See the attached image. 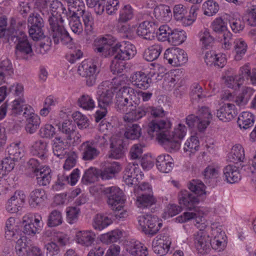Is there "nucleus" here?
Here are the masks:
<instances>
[{"label":"nucleus","instance_id":"obj_1","mask_svg":"<svg viewBox=\"0 0 256 256\" xmlns=\"http://www.w3.org/2000/svg\"><path fill=\"white\" fill-rule=\"evenodd\" d=\"M116 98V109L119 112L126 113L124 116L126 122L138 120L147 114L146 106L136 108L138 99L136 92L132 88L124 86L120 88Z\"/></svg>","mask_w":256,"mask_h":256},{"label":"nucleus","instance_id":"obj_2","mask_svg":"<svg viewBox=\"0 0 256 256\" xmlns=\"http://www.w3.org/2000/svg\"><path fill=\"white\" fill-rule=\"evenodd\" d=\"M116 38L110 34H106L94 41L95 52L106 57L113 56L114 58L126 60L132 58L136 54L135 46L130 43H114Z\"/></svg>","mask_w":256,"mask_h":256},{"label":"nucleus","instance_id":"obj_3","mask_svg":"<svg viewBox=\"0 0 256 256\" xmlns=\"http://www.w3.org/2000/svg\"><path fill=\"white\" fill-rule=\"evenodd\" d=\"M171 124L167 120H153L148 124V133L152 138L156 136L159 142H167L172 148L178 150L180 146L178 139L183 138L186 133L187 128L184 124H180L170 134L168 130Z\"/></svg>","mask_w":256,"mask_h":256},{"label":"nucleus","instance_id":"obj_4","mask_svg":"<svg viewBox=\"0 0 256 256\" xmlns=\"http://www.w3.org/2000/svg\"><path fill=\"white\" fill-rule=\"evenodd\" d=\"M15 20H12L10 26L6 31L8 41L16 43L15 46V56L18 60H28L34 55L32 44L28 40V36L22 30L15 29L14 24Z\"/></svg>","mask_w":256,"mask_h":256},{"label":"nucleus","instance_id":"obj_5","mask_svg":"<svg viewBox=\"0 0 256 256\" xmlns=\"http://www.w3.org/2000/svg\"><path fill=\"white\" fill-rule=\"evenodd\" d=\"M102 192L106 196L107 203L114 210V215L116 219L120 220L126 218V212L122 210L125 200L122 191L118 187L110 186L102 189Z\"/></svg>","mask_w":256,"mask_h":256},{"label":"nucleus","instance_id":"obj_6","mask_svg":"<svg viewBox=\"0 0 256 256\" xmlns=\"http://www.w3.org/2000/svg\"><path fill=\"white\" fill-rule=\"evenodd\" d=\"M50 34L55 44L60 41L64 44L72 42V39L64 26V20L62 15H50L48 18Z\"/></svg>","mask_w":256,"mask_h":256},{"label":"nucleus","instance_id":"obj_7","mask_svg":"<svg viewBox=\"0 0 256 256\" xmlns=\"http://www.w3.org/2000/svg\"><path fill=\"white\" fill-rule=\"evenodd\" d=\"M138 222L142 230L146 234L153 236L162 226L157 216L153 215H142L138 216Z\"/></svg>","mask_w":256,"mask_h":256},{"label":"nucleus","instance_id":"obj_8","mask_svg":"<svg viewBox=\"0 0 256 256\" xmlns=\"http://www.w3.org/2000/svg\"><path fill=\"white\" fill-rule=\"evenodd\" d=\"M78 72L80 75L86 78V85L92 86L96 82L97 75L100 70L94 63L84 61L78 67Z\"/></svg>","mask_w":256,"mask_h":256},{"label":"nucleus","instance_id":"obj_9","mask_svg":"<svg viewBox=\"0 0 256 256\" xmlns=\"http://www.w3.org/2000/svg\"><path fill=\"white\" fill-rule=\"evenodd\" d=\"M30 36L34 40L44 38L43 28L44 21L40 15L37 13H32L28 18Z\"/></svg>","mask_w":256,"mask_h":256},{"label":"nucleus","instance_id":"obj_10","mask_svg":"<svg viewBox=\"0 0 256 256\" xmlns=\"http://www.w3.org/2000/svg\"><path fill=\"white\" fill-rule=\"evenodd\" d=\"M28 168L33 172L36 176L37 183L40 186H46L51 180L50 170L48 167L38 168V161L34 158L30 159L28 162Z\"/></svg>","mask_w":256,"mask_h":256},{"label":"nucleus","instance_id":"obj_11","mask_svg":"<svg viewBox=\"0 0 256 256\" xmlns=\"http://www.w3.org/2000/svg\"><path fill=\"white\" fill-rule=\"evenodd\" d=\"M110 85H112L110 82L106 80L103 82L98 86L97 100L100 108H106L112 103L114 92L112 87H110Z\"/></svg>","mask_w":256,"mask_h":256},{"label":"nucleus","instance_id":"obj_12","mask_svg":"<svg viewBox=\"0 0 256 256\" xmlns=\"http://www.w3.org/2000/svg\"><path fill=\"white\" fill-rule=\"evenodd\" d=\"M164 56L168 62L174 66L182 65L188 60L186 54L183 50L179 48L168 49Z\"/></svg>","mask_w":256,"mask_h":256},{"label":"nucleus","instance_id":"obj_13","mask_svg":"<svg viewBox=\"0 0 256 256\" xmlns=\"http://www.w3.org/2000/svg\"><path fill=\"white\" fill-rule=\"evenodd\" d=\"M178 200L180 205L190 210L198 212V208L196 205L200 202L198 196L192 194L187 190H182L178 194Z\"/></svg>","mask_w":256,"mask_h":256},{"label":"nucleus","instance_id":"obj_14","mask_svg":"<svg viewBox=\"0 0 256 256\" xmlns=\"http://www.w3.org/2000/svg\"><path fill=\"white\" fill-rule=\"evenodd\" d=\"M171 241L166 235L157 236L152 242V250L159 256H165L169 251Z\"/></svg>","mask_w":256,"mask_h":256},{"label":"nucleus","instance_id":"obj_15","mask_svg":"<svg viewBox=\"0 0 256 256\" xmlns=\"http://www.w3.org/2000/svg\"><path fill=\"white\" fill-rule=\"evenodd\" d=\"M194 244L198 253L205 254L210 250L211 239L204 230H198L194 234Z\"/></svg>","mask_w":256,"mask_h":256},{"label":"nucleus","instance_id":"obj_16","mask_svg":"<svg viewBox=\"0 0 256 256\" xmlns=\"http://www.w3.org/2000/svg\"><path fill=\"white\" fill-rule=\"evenodd\" d=\"M157 26L154 22L144 21L140 24L136 29L137 34L144 39L152 40L155 37Z\"/></svg>","mask_w":256,"mask_h":256},{"label":"nucleus","instance_id":"obj_17","mask_svg":"<svg viewBox=\"0 0 256 256\" xmlns=\"http://www.w3.org/2000/svg\"><path fill=\"white\" fill-rule=\"evenodd\" d=\"M26 197L24 192L22 191L16 192L6 203V210L12 214L17 212L22 206Z\"/></svg>","mask_w":256,"mask_h":256},{"label":"nucleus","instance_id":"obj_18","mask_svg":"<svg viewBox=\"0 0 256 256\" xmlns=\"http://www.w3.org/2000/svg\"><path fill=\"white\" fill-rule=\"evenodd\" d=\"M192 218H194V225L199 228V230H204L206 227L205 224L206 220L199 212V209L198 212H185L182 215L178 216L176 219L179 222H185Z\"/></svg>","mask_w":256,"mask_h":256},{"label":"nucleus","instance_id":"obj_19","mask_svg":"<svg viewBox=\"0 0 256 256\" xmlns=\"http://www.w3.org/2000/svg\"><path fill=\"white\" fill-rule=\"evenodd\" d=\"M235 106L233 104H226L217 110L216 116L220 120L228 122L232 120L236 116Z\"/></svg>","mask_w":256,"mask_h":256},{"label":"nucleus","instance_id":"obj_20","mask_svg":"<svg viewBox=\"0 0 256 256\" xmlns=\"http://www.w3.org/2000/svg\"><path fill=\"white\" fill-rule=\"evenodd\" d=\"M126 250L130 256H147L146 247L138 241L127 242Z\"/></svg>","mask_w":256,"mask_h":256},{"label":"nucleus","instance_id":"obj_21","mask_svg":"<svg viewBox=\"0 0 256 256\" xmlns=\"http://www.w3.org/2000/svg\"><path fill=\"white\" fill-rule=\"evenodd\" d=\"M81 155L84 160H92L96 159L100 154L98 150L92 146L89 142H85L80 146Z\"/></svg>","mask_w":256,"mask_h":256},{"label":"nucleus","instance_id":"obj_22","mask_svg":"<svg viewBox=\"0 0 256 256\" xmlns=\"http://www.w3.org/2000/svg\"><path fill=\"white\" fill-rule=\"evenodd\" d=\"M130 78L134 85L143 90L148 88L152 82V78L141 72H136L130 76Z\"/></svg>","mask_w":256,"mask_h":256},{"label":"nucleus","instance_id":"obj_23","mask_svg":"<svg viewBox=\"0 0 256 256\" xmlns=\"http://www.w3.org/2000/svg\"><path fill=\"white\" fill-rule=\"evenodd\" d=\"M156 166L160 172L168 173L174 167L173 160L168 154L160 155L156 159Z\"/></svg>","mask_w":256,"mask_h":256},{"label":"nucleus","instance_id":"obj_24","mask_svg":"<svg viewBox=\"0 0 256 256\" xmlns=\"http://www.w3.org/2000/svg\"><path fill=\"white\" fill-rule=\"evenodd\" d=\"M225 180L228 182L233 184L241 179V175L238 167L232 164L226 166L223 170Z\"/></svg>","mask_w":256,"mask_h":256},{"label":"nucleus","instance_id":"obj_25","mask_svg":"<svg viewBox=\"0 0 256 256\" xmlns=\"http://www.w3.org/2000/svg\"><path fill=\"white\" fill-rule=\"evenodd\" d=\"M154 14L157 20L162 22H168L172 16L170 6L164 4L156 6L154 9Z\"/></svg>","mask_w":256,"mask_h":256},{"label":"nucleus","instance_id":"obj_26","mask_svg":"<svg viewBox=\"0 0 256 256\" xmlns=\"http://www.w3.org/2000/svg\"><path fill=\"white\" fill-rule=\"evenodd\" d=\"M52 150L55 156L62 158L68 152L67 142L60 136L56 137L52 140Z\"/></svg>","mask_w":256,"mask_h":256},{"label":"nucleus","instance_id":"obj_27","mask_svg":"<svg viewBox=\"0 0 256 256\" xmlns=\"http://www.w3.org/2000/svg\"><path fill=\"white\" fill-rule=\"evenodd\" d=\"M15 220L13 218H9L6 222L5 230V236L7 239L12 238L15 240L18 238L21 230L17 228L18 226L14 225Z\"/></svg>","mask_w":256,"mask_h":256},{"label":"nucleus","instance_id":"obj_28","mask_svg":"<svg viewBox=\"0 0 256 256\" xmlns=\"http://www.w3.org/2000/svg\"><path fill=\"white\" fill-rule=\"evenodd\" d=\"M77 242L82 246H91L95 240L96 234L92 230L80 231L76 235Z\"/></svg>","mask_w":256,"mask_h":256},{"label":"nucleus","instance_id":"obj_29","mask_svg":"<svg viewBox=\"0 0 256 256\" xmlns=\"http://www.w3.org/2000/svg\"><path fill=\"white\" fill-rule=\"evenodd\" d=\"M120 170V167L117 162L108 164L100 173V176L103 180H109L115 176Z\"/></svg>","mask_w":256,"mask_h":256},{"label":"nucleus","instance_id":"obj_30","mask_svg":"<svg viewBox=\"0 0 256 256\" xmlns=\"http://www.w3.org/2000/svg\"><path fill=\"white\" fill-rule=\"evenodd\" d=\"M66 16L69 20V25L72 31L76 34L81 32L82 30V26L80 19V15L76 14L72 11L68 12Z\"/></svg>","mask_w":256,"mask_h":256},{"label":"nucleus","instance_id":"obj_31","mask_svg":"<svg viewBox=\"0 0 256 256\" xmlns=\"http://www.w3.org/2000/svg\"><path fill=\"white\" fill-rule=\"evenodd\" d=\"M186 122L190 128H194L196 125L200 132H203L208 126V121H203L198 116L193 114H189L186 118Z\"/></svg>","mask_w":256,"mask_h":256},{"label":"nucleus","instance_id":"obj_32","mask_svg":"<svg viewBox=\"0 0 256 256\" xmlns=\"http://www.w3.org/2000/svg\"><path fill=\"white\" fill-rule=\"evenodd\" d=\"M111 154L109 155L110 158L115 159L121 158L126 149V144L122 140H118L114 144L113 142L111 144Z\"/></svg>","mask_w":256,"mask_h":256},{"label":"nucleus","instance_id":"obj_33","mask_svg":"<svg viewBox=\"0 0 256 256\" xmlns=\"http://www.w3.org/2000/svg\"><path fill=\"white\" fill-rule=\"evenodd\" d=\"M237 122L240 128L246 130L254 125V116L250 112H244L239 116Z\"/></svg>","mask_w":256,"mask_h":256},{"label":"nucleus","instance_id":"obj_34","mask_svg":"<svg viewBox=\"0 0 256 256\" xmlns=\"http://www.w3.org/2000/svg\"><path fill=\"white\" fill-rule=\"evenodd\" d=\"M162 48L159 44H154L146 49L144 54V58L148 62L156 60L162 52Z\"/></svg>","mask_w":256,"mask_h":256},{"label":"nucleus","instance_id":"obj_35","mask_svg":"<svg viewBox=\"0 0 256 256\" xmlns=\"http://www.w3.org/2000/svg\"><path fill=\"white\" fill-rule=\"evenodd\" d=\"M30 202L32 207H36L38 206L45 200L47 199L46 192L42 189L34 190L30 192Z\"/></svg>","mask_w":256,"mask_h":256},{"label":"nucleus","instance_id":"obj_36","mask_svg":"<svg viewBox=\"0 0 256 256\" xmlns=\"http://www.w3.org/2000/svg\"><path fill=\"white\" fill-rule=\"evenodd\" d=\"M218 224L216 223L212 224L211 228L212 230V234L214 236V238L212 240H211V246L213 249L220 251L224 247V242L220 240L219 238V236H217L218 233L222 232L221 228H218Z\"/></svg>","mask_w":256,"mask_h":256},{"label":"nucleus","instance_id":"obj_37","mask_svg":"<svg viewBox=\"0 0 256 256\" xmlns=\"http://www.w3.org/2000/svg\"><path fill=\"white\" fill-rule=\"evenodd\" d=\"M140 196H137L136 205L142 208L150 206L155 203V199L152 194L142 193Z\"/></svg>","mask_w":256,"mask_h":256},{"label":"nucleus","instance_id":"obj_38","mask_svg":"<svg viewBox=\"0 0 256 256\" xmlns=\"http://www.w3.org/2000/svg\"><path fill=\"white\" fill-rule=\"evenodd\" d=\"M244 158V150L240 144H236L232 148L228 159L234 163L243 162Z\"/></svg>","mask_w":256,"mask_h":256},{"label":"nucleus","instance_id":"obj_39","mask_svg":"<svg viewBox=\"0 0 256 256\" xmlns=\"http://www.w3.org/2000/svg\"><path fill=\"white\" fill-rule=\"evenodd\" d=\"M112 222V218L102 214H98L94 218L93 226L96 230H102Z\"/></svg>","mask_w":256,"mask_h":256},{"label":"nucleus","instance_id":"obj_40","mask_svg":"<svg viewBox=\"0 0 256 256\" xmlns=\"http://www.w3.org/2000/svg\"><path fill=\"white\" fill-rule=\"evenodd\" d=\"M188 189L192 194L199 196L206 194L205 186L204 183L198 180H192L188 184Z\"/></svg>","mask_w":256,"mask_h":256},{"label":"nucleus","instance_id":"obj_41","mask_svg":"<svg viewBox=\"0 0 256 256\" xmlns=\"http://www.w3.org/2000/svg\"><path fill=\"white\" fill-rule=\"evenodd\" d=\"M141 128L136 124H128L124 133V137L132 140L138 139L141 136Z\"/></svg>","mask_w":256,"mask_h":256},{"label":"nucleus","instance_id":"obj_42","mask_svg":"<svg viewBox=\"0 0 256 256\" xmlns=\"http://www.w3.org/2000/svg\"><path fill=\"white\" fill-rule=\"evenodd\" d=\"M76 128L74 122L70 120H65L62 122V126L59 128L60 130L66 134L67 140L70 141L72 140Z\"/></svg>","mask_w":256,"mask_h":256},{"label":"nucleus","instance_id":"obj_43","mask_svg":"<svg viewBox=\"0 0 256 256\" xmlns=\"http://www.w3.org/2000/svg\"><path fill=\"white\" fill-rule=\"evenodd\" d=\"M186 38V32L184 30H172L170 32L168 42L174 46L182 43Z\"/></svg>","mask_w":256,"mask_h":256},{"label":"nucleus","instance_id":"obj_44","mask_svg":"<svg viewBox=\"0 0 256 256\" xmlns=\"http://www.w3.org/2000/svg\"><path fill=\"white\" fill-rule=\"evenodd\" d=\"M40 123V117L36 114H32L26 120V124L25 127L26 132L30 134L34 133L39 128Z\"/></svg>","mask_w":256,"mask_h":256},{"label":"nucleus","instance_id":"obj_45","mask_svg":"<svg viewBox=\"0 0 256 256\" xmlns=\"http://www.w3.org/2000/svg\"><path fill=\"white\" fill-rule=\"evenodd\" d=\"M68 4V8L66 12H74L76 14H84L85 10L84 4L82 0H66Z\"/></svg>","mask_w":256,"mask_h":256},{"label":"nucleus","instance_id":"obj_46","mask_svg":"<svg viewBox=\"0 0 256 256\" xmlns=\"http://www.w3.org/2000/svg\"><path fill=\"white\" fill-rule=\"evenodd\" d=\"M19 144H12L7 148L8 157L17 161L24 156V150L19 146Z\"/></svg>","mask_w":256,"mask_h":256},{"label":"nucleus","instance_id":"obj_47","mask_svg":"<svg viewBox=\"0 0 256 256\" xmlns=\"http://www.w3.org/2000/svg\"><path fill=\"white\" fill-rule=\"evenodd\" d=\"M100 173L98 170L94 167H90L85 171L82 178V182L84 184L94 182L98 178Z\"/></svg>","mask_w":256,"mask_h":256},{"label":"nucleus","instance_id":"obj_48","mask_svg":"<svg viewBox=\"0 0 256 256\" xmlns=\"http://www.w3.org/2000/svg\"><path fill=\"white\" fill-rule=\"evenodd\" d=\"M228 20L232 30L234 32L242 30L244 28V22L238 14H234L230 16Z\"/></svg>","mask_w":256,"mask_h":256},{"label":"nucleus","instance_id":"obj_49","mask_svg":"<svg viewBox=\"0 0 256 256\" xmlns=\"http://www.w3.org/2000/svg\"><path fill=\"white\" fill-rule=\"evenodd\" d=\"M234 50L236 52L235 59L236 60H241L243 55L246 51L247 44L244 40L240 39L236 40L234 42Z\"/></svg>","mask_w":256,"mask_h":256},{"label":"nucleus","instance_id":"obj_50","mask_svg":"<svg viewBox=\"0 0 256 256\" xmlns=\"http://www.w3.org/2000/svg\"><path fill=\"white\" fill-rule=\"evenodd\" d=\"M122 235V233L120 230H116L102 234L100 240L102 242L108 244L116 242L121 238Z\"/></svg>","mask_w":256,"mask_h":256},{"label":"nucleus","instance_id":"obj_51","mask_svg":"<svg viewBox=\"0 0 256 256\" xmlns=\"http://www.w3.org/2000/svg\"><path fill=\"white\" fill-rule=\"evenodd\" d=\"M133 16L134 12L131 6L129 4L125 5L120 10L118 22H126L130 20Z\"/></svg>","mask_w":256,"mask_h":256},{"label":"nucleus","instance_id":"obj_52","mask_svg":"<svg viewBox=\"0 0 256 256\" xmlns=\"http://www.w3.org/2000/svg\"><path fill=\"white\" fill-rule=\"evenodd\" d=\"M62 222L61 212L58 210H54L48 216L47 224L49 227H54L62 224Z\"/></svg>","mask_w":256,"mask_h":256},{"label":"nucleus","instance_id":"obj_53","mask_svg":"<svg viewBox=\"0 0 256 256\" xmlns=\"http://www.w3.org/2000/svg\"><path fill=\"white\" fill-rule=\"evenodd\" d=\"M51 10V15H63L66 16L68 12L63 4L58 0H52L50 4Z\"/></svg>","mask_w":256,"mask_h":256},{"label":"nucleus","instance_id":"obj_54","mask_svg":"<svg viewBox=\"0 0 256 256\" xmlns=\"http://www.w3.org/2000/svg\"><path fill=\"white\" fill-rule=\"evenodd\" d=\"M78 106L86 110H92L94 108V102L92 98L87 94L82 95L78 101Z\"/></svg>","mask_w":256,"mask_h":256},{"label":"nucleus","instance_id":"obj_55","mask_svg":"<svg viewBox=\"0 0 256 256\" xmlns=\"http://www.w3.org/2000/svg\"><path fill=\"white\" fill-rule=\"evenodd\" d=\"M22 232L20 234L18 238H16V244L15 250L16 254L18 256H22L24 254V252H27L28 249L26 248V237L22 236Z\"/></svg>","mask_w":256,"mask_h":256},{"label":"nucleus","instance_id":"obj_56","mask_svg":"<svg viewBox=\"0 0 256 256\" xmlns=\"http://www.w3.org/2000/svg\"><path fill=\"white\" fill-rule=\"evenodd\" d=\"M13 74L12 64L10 60L6 59L0 63V80L6 75L10 76Z\"/></svg>","mask_w":256,"mask_h":256},{"label":"nucleus","instance_id":"obj_57","mask_svg":"<svg viewBox=\"0 0 256 256\" xmlns=\"http://www.w3.org/2000/svg\"><path fill=\"white\" fill-rule=\"evenodd\" d=\"M199 146V142L196 136H192L187 140L184 144V150L185 152H189L190 153H194Z\"/></svg>","mask_w":256,"mask_h":256},{"label":"nucleus","instance_id":"obj_58","mask_svg":"<svg viewBox=\"0 0 256 256\" xmlns=\"http://www.w3.org/2000/svg\"><path fill=\"white\" fill-rule=\"evenodd\" d=\"M56 133V128L50 124H46L41 127L39 131L40 137L48 139L52 138Z\"/></svg>","mask_w":256,"mask_h":256},{"label":"nucleus","instance_id":"obj_59","mask_svg":"<svg viewBox=\"0 0 256 256\" xmlns=\"http://www.w3.org/2000/svg\"><path fill=\"white\" fill-rule=\"evenodd\" d=\"M203 8L205 15L212 16L218 12L219 6L217 3L212 0H208L203 4Z\"/></svg>","mask_w":256,"mask_h":256},{"label":"nucleus","instance_id":"obj_60","mask_svg":"<svg viewBox=\"0 0 256 256\" xmlns=\"http://www.w3.org/2000/svg\"><path fill=\"white\" fill-rule=\"evenodd\" d=\"M202 86L198 84L192 85L190 94L192 100L198 102L205 97V95L202 93Z\"/></svg>","mask_w":256,"mask_h":256},{"label":"nucleus","instance_id":"obj_61","mask_svg":"<svg viewBox=\"0 0 256 256\" xmlns=\"http://www.w3.org/2000/svg\"><path fill=\"white\" fill-rule=\"evenodd\" d=\"M227 22H225L221 18H216L212 24V30L218 34H224L228 30L226 26Z\"/></svg>","mask_w":256,"mask_h":256},{"label":"nucleus","instance_id":"obj_62","mask_svg":"<svg viewBox=\"0 0 256 256\" xmlns=\"http://www.w3.org/2000/svg\"><path fill=\"white\" fill-rule=\"evenodd\" d=\"M199 36L202 45L206 48L211 46L214 41V38L206 29L200 32Z\"/></svg>","mask_w":256,"mask_h":256},{"label":"nucleus","instance_id":"obj_63","mask_svg":"<svg viewBox=\"0 0 256 256\" xmlns=\"http://www.w3.org/2000/svg\"><path fill=\"white\" fill-rule=\"evenodd\" d=\"M172 29L167 25L161 26L158 30L156 31V34L158 40L164 42L168 40L170 32Z\"/></svg>","mask_w":256,"mask_h":256},{"label":"nucleus","instance_id":"obj_64","mask_svg":"<svg viewBox=\"0 0 256 256\" xmlns=\"http://www.w3.org/2000/svg\"><path fill=\"white\" fill-rule=\"evenodd\" d=\"M80 209L76 206L69 207L67 208L66 216L68 222L72 224L78 219Z\"/></svg>","mask_w":256,"mask_h":256}]
</instances>
